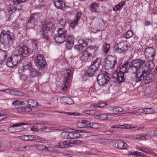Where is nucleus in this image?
<instances>
[{
    "instance_id": "obj_1",
    "label": "nucleus",
    "mask_w": 157,
    "mask_h": 157,
    "mask_svg": "<svg viewBox=\"0 0 157 157\" xmlns=\"http://www.w3.org/2000/svg\"><path fill=\"white\" fill-rule=\"evenodd\" d=\"M31 52H29L28 48L24 46L19 48L14 52L11 57L8 58L6 62L7 66L13 68L17 65L21 59V56L30 55Z\"/></svg>"
},
{
    "instance_id": "obj_2",
    "label": "nucleus",
    "mask_w": 157,
    "mask_h": 157,
    "mask_svg": "<svg viewBox=\"0 0 157 157\" xmlns=\"http://www.w3.org/2000/svg\"><path fill=\"white\" fill-rule=\"evenodd\" d=\"M1 38V44L5 48L11 46L15 40V38L13 33L9 30H3L0 34Z\"/></svg>"
},
{
    "instance_id": "obj_3",
    "label": "nucleus",
    "mask_w": 157,
    "mask_h": 157,
    "mask_svg": "<svg viewBox=\"0 0 157 157\" xmlns=\"http://www.w3.org/2000/svg\"><path fill=\"white\" fill-rule=\"evenodd\" d=\"M144 54L147 58H148L147 64L148 70L150 71H151L155 67V64L153 61L156 55L155 50L152 47H149L145 49Z\"/></svg>"
},
{
    "instance_id": "obj_4",
    "label": "nucleus",
    "mask_w": 157,
    "mask_h": 157,
    "mask_svg": "<svg viewBox=\"0 0 157 157\" xmlns=\"http://www.w3.org/2000/svg\"><path fill=\"white\" fill-rule=\"evenodd\" d=\"M145 61L141 59H134L129 64L128 69L132 73H135L140 68L143 67H147Z\"/></svg>"
},
{
    "instance_id": "obj_5",
    "label": "nucleus",
    "mask_w": 157,
    "mask_h": 157,
    "mask_svg": "<svg viewBox=\"0 0 157 157\" xmlns=\"http://www.w3.org/2000/svg\"><path fill=\"white\" fill-rule=\"evenodd\" d=\"M109 76V74L106 72L99 74L97 78L98 84L101 86L105 85L110 80Z\"/></svg>"
},
{
    "instance_id": "obj_6",
    "label": "nucleus",
    "mask_w": 157,
    "mask_h": 157,
    "mask_svg": "<svg viewBox=\"0 0 157 157\" xmlns=\"http://www.w3.org/2000/svg\"><path fill=\"white\" fill-rule=\"evenodd\" d=\"M147 67H142L140 68L136 72V82H140L142 80L144 79L148 74L147 71L145 69Z\"/></svg>"
},
{
    "instance_id": "obj_7",
    "label": "nucleus",
    "mask_w": 157,
    "mask_h": 157,
    "mask_svg": "<svg viewBox=\"0 0 157 157\" xmlns=\"http://www.w3.org/2000/svg\"><path fill=\"white\" fill-rule=\"evenodd\" d=\"M35 63L36 66L39 69L43 68L46 64L45 58L43 55L38 54L35 58Z\"/></svg>"
},
{
    "instance_id": "obj_8",
    "label": "nucleus",
    "mask_w": 157,
    "mask_h": 157,
    "mask_svg": "<svg viewBox=\"0 0 157 157\" xmlns=\"http://www.w3.org/2000/svg\"><path fill=\"white\" fill-rule=\"evenodd\" d=\"M67 31L58 30V35H55L53 38L56 43L61 44L64 42L67 35Z\"/></svg>"
},
{
    "instance_id": "obj_9",
    "label": "nucleus",
    "mask_w": 157,
    "mask_h": 157,
    "mask_svg": "<svg viewBox=\"0 0 157 157\" xmlns=\"http://www.w3.org/2000/svg\"><path fill=\"white\" fill-rule=\"evenodd\" d=\"M52 25V24L51 23L48 24L47 22H45L43 24L42 30L40 32L42 38L46 40L49 39L48 31L51 30Z\"/></svg>"
},
{
    "instance_id": "obj_10",
    "label": "nucleus",
    "mask_w": 157,
    "mask_h": 157,
    "mask_svg": "<svg viewBox=\"0 0 157 157\" xmlns=\"http://www.w3.org/2000/svg\"><path fill=\"white\" fill-rule=\"evenodd\" d=\"M128 50V45L125 42H121L114 46V51L117 53H122Z\"/></svg>"
},
{
    "instance_id": "obj_11",
    "label": "nucleus",
    "mask_w": 157,
    "mask_h": 157,
    "mask_svg": "<svg viewBox=\"0 0 157 157\" xmlns=\"http://www.w3.org/2000/svg\"><path fill=\"white\" fill-rule=\"evenodd\" d=\"M98 47L96 45H90L87 48L85 51L90 57H94L97 54Z\"/></svg>"
},
{
    "instance_id": "obj_12",
    "label": "nucleus",
    "mask_w": 157,
    "mask_h": 157,
    "mask_svg": "<svg viewBox=\"0 0 157 157\" xmlns=\"http://www.w3.org/2000/svg\"><path fill=\"white\" fill-rule=\"evenodd\" d=\"M66 40L65 41L66 42V48L68 50L70 49L74 45V38L72 35H68L66 36Z\"/></svg>"
},
{
    "instance_id": "obj_13",
    "label": "nucleus",
    "mask_w": 157,
    "mask_h": 157,
    "mask_svg": "<svg viewBox=\"0 0 157 157\" xmlns=\"http://www.w3.org/2000/svg\"><path fill=\"white\" fill-rule=\"evenodd\" d=\"M67 76L65 78L64 81L63 82V84L64 87L63 88V91H65V88H67L68 85V82H69V78H70V77L71 76L72 73L71 70L70 69H67Z\"/></svg>"
},
{
    "instance_id": "obj_14",
    "label": "nucleus",
    "mask_w": 157,
    "mask_h": 157,
    "mask_svg": "<svg viewBox=\"0 0 157 157\" xmlns=\"http://www.w3.org/2000/svg\"><path fill=\"white\" fill-rule=\"evenodd\" d=\"M53 4L57 9L63 10L65 8L66 5L63 0H54Z\"/></svg>"
},
{
    "instance_id": "obj_15",
    "label": "nucleus",
    "mask_w": 157,
    "mask_h": 157,
    "mask_svg": "<svg viewBox=\"0 0 157 157\" xmlns=\"http://www.w3.org/2000/svg\"><path fill=\"white\" fill-rule=\"evenodd\" d=\"M115 147L120 149H125L128 148L127 144L121 140H118L115 143Z\"/></svg>"
},
{
    "instance_id": "obj_16",
    "label": "nucleus",
    "mask_w": 157,
    "mask_h": 157,
    "mask_svg": "<svg viewBox=\"0 0 157 157\" xmlns=\"http://www.w3.org/2000/svg\"><path fill=\"white\" fill-rule=\"evenodd\" d=\"M105 67L108 69L113 68L117 63L116 58H114L111 60H107L105 62Z\"/></svg>"
},
{
    "instance_id": "obj_17",
    "label": "nucleus",
    "mask_w": 157,
    "mask_h": 157,
    "mask_svg": "<svg viewBox=\"0 0 157 157\" xmlns=\"http://www.w3.org/2000/svg\"><path fill=\"white\" fill-rule=\"evenodd\" d=\"M66 24V20L63 19H60L59 21V23L57 25V27H58V30L61 31H67L64 29L65 26Z\"/></svg>"
},
{
    "instance_id": "obj_18",
    "label": "nucleus",
    "mask_w": 157,
    "mask_h": 157,
    "mask_svg": "<svg viewBox=\"0 0 157 157\" xmlns=\"http://www.w3.org/2000/svg\"><path fill=\"white\" fill-rule=\"evenodd\" d=\"M97 70V69L93 67V66L90 65L87 71L85 73V75L89 77H91L94 75V74Z\"/></svg>"
},
{
    "instance_id": "obj_19",
    "label": "nucleus",
    "mask_w": 157,
    "mask_h": 157,
    "mask_svg": "<svg viewBox=\"0 0 157 157\" xmlns=\"http://www.w3.org/2000/svg\"><path fill=\"white\" fill-rule=\"evenodd\" d=\"M60 101L62 103H64L68 105L72 104L74 103V101L70 98L63 96L61 97L60 99Z\"/></svg>"
},
{
    "instance_id": "obj_20",
    "label": "nucleus",
    "mask_w": 157,
    "mask_h": 157,
    "mask_svg": "<svg viewBox=\"0 0 157 157\" xmlns=\"http://www.w3.org/2000/svg\"><path fill=\"white\" fill-rule=\"evenodd\" d=\"M91 125V123L89 121L85 120H83L81 122L78 123V126L82 128L90 127Z\"/></svg>"
},
{
    "instance_id": "obj_21",
    "label": "nucleus",
    "mask_w": 157,
    "mask_h": 157,
    "mask_svg": "<svg viewBox=\"0 0 157 157\" xmlns=\"http://www.w3.org/2000/svg\"><path fill=\"white\" fill-rule=\"evenodd\" d=\"M101 59L100 58H98L92 62L91 65L98 70L101 65Z\"/></svg>"
},
{
    "instance_id": "obj_22",
    "label": "nucleus",
    "mask_w": 157,
    "mask_h": 157,
    "mask_svg": "<svg viewBox=\"0 0 157 157\" xmlns=\"http://www.w3.org/2000/svg\"><path fill=\"white\" fill-rule=\"evenodd\" d=\"M90 57L85 50L81 53L80 56V60L84 62L87 61Z\"/></svg>"
},
{
    "instance_id": "obj_23",
    "label": "nucleus",
    "mask_w": 157,
    "mask_h": 157,
    "mask_svg": "<svg viewBox=\"0 0 157 157\" xmlns=\"http://www.w3.org/2000/svg\"><path fill=\"white\" fill-rule=\"evenodd\" d=\"M29 106L32 108H36L38 107V102L36 100L29 99L27 101Z\"/></svg>"
},
{
    "instance_id": "obj_24",
    "label": "nucleus",
    "mask_w": 157,
    "mask_h": 157,
    "mask_svg": "<svg viewBox=\"0 0 157 157\" xmlns=\"http://www.w3.org/2000/svg\"><path fill=\"white\" fill-rule=\"evenodd\" d=\"M7 57L6 52L0 49V64L5 60Z\"/></svg>"
},
{
    "instance_id": "obj_25",
    "label": "nucleus",
    "mask_w": 157,
    "mask_h": 157,
    "mask_svg": "<svg viewBox=\"0 0 157 157\" xmlns=\"http://www.w3.org/2000/svg\"><path fill=\"white\" fill-rule=\"evenodd\" d=\"M128 63L126 62L123 64V65L121 67L119 70V73L125 74L126 73V72L127 69L128 67Z\"/></svg>"
},
{
    "instance_id": "obj_26",
    "label": "nucleus",
    "mask_w": 157,
    "mask_h": 157,
    "mask_svg": "<svg viewBox=\"0 0 157 157\" xmlns=\"http://www.w3.org/2000/svg\"><path fill=\"white\" fill-rule=\"evenodd\" d=\"M99 5L97 3H92L89 7L90 10L92 12H98L97 9L99 6Z\"/></svg>"
},
{
    "instance_id": "obj_27",
    "label": "nucleus",
    "mask_w": 157,
    "mask_h": 157,
    "mask_svg": "<svg viewBox=\"0 0 157 157\" xmlns=\"http://www.w3.org/2000/svg\"><path fill=\"white\" fill-rule=\"evenodd\" d=\"M30 72L31 76L33 77L41 76V74L35 69L33 68L30 70Z\"/></svg>"
},
{
    "instance_id": "obj_28",
    "label": "nucleus",
    "mask_w": 157,
    "mask_h": 157,
    "mask_svg": "<svg viewBox=\"0 0 157 157\" xmlns=\"http://www.w3.org/2000/svg\"><path fill=\"white\" fill-rule=\"evenodd\" d=\"M124 74L118 72L117 75V80L119 83H121L124 82Z\"/></svg>"
},
{
    "instance_id": "obj_29",
    "label": "nucleus",
    "mask_w": 157,
    "mask_h": 157,
    "mask_svg": "<svg viewBox=\"0 0 157 157\" xmlns=\"http://www.w3.org/2000/svg\"><path fill=\"white\" fill-rule=\"evenodd\" d=\"M80 136V134L78 132H70L69 139L77 138Z\"/></svg>"
},
{
    "instance_id": "obj_30",
    "label": "nucleus",
    "mask_w": 157,
    "mask_h": 157,
    "mask_svg": "<svg viewBox=\"0 0 157 157\" xmlns=\"http://www.w3.org/2000/svg\"><path fill=\"white\" fill-rule=\"evenodd\" d=\"M146 135L145 134H140L134 135L133 136V137L138 140H145L146 139Z\"/></svg>"
},
{
    "instance_id": "obj_31",
    "label": "nucleus",
    "mask_w": 157,
    "mask_h": 157,
    "mask_svg": "<svg viewBox=\"0 0 157 157\" xmlns=\"http://www.w3.org/2000/svg\"><path fill=\"white\" fill-rule=\"evenodd\" d=\"M32 107L29 106L28 105L27 106L25 107H18L17 108V110L18 111L21 110L22 111H24L25 112H30L32 110Z\"/></svg>"
},
{
    "instance_id": "obj_32",
    "label": "nucleus",
    "mask_w": 157,
    "mask_h": 157,
    "mask_svg": "<svg viewBox=\"0 0 157 157\" xmlns=\"http://www.w3.org/2000/svg\"><path fill=\"white\" fill-rule=\"evenodd\" d=\"M32 51H30L32 53V52H33V51L34 52H37V42L36 41H32ZM28 50H29L28 49ZM29 50H28L29 52H30Z\"/></svg>"
},
{
    "instance_id": "obj_33",
    "label": "nucleus",
    "mask_w": 157,
    "mask_h": 157,
    "mask_svg": "<svg viewBox=\"0 0 157 157\" xmlns=\"http://www.w3.org/2000/svg\"><path fill=\"white\" fill-rule=\"evenodd\" d=\"M112 111L115 113L117 114V113L122 112L124 109H123L120 107H118L115 106L113 107Z\"/></svg>"
},
{
    "instance_id": "obj_34",
    "label": "nucleus",
    "mask_w": 157,
    "mask_h": 157,
    "mask_svg": "<svg viewBox=\"0 0 157 157\" xmlns=\"http://www.w3.org/2000/svg\"><path fill=\"white\" fill-rule=\"evenodd\" d=\"M110 48V45L107 44L106 43H105L102 46V50L103 52L106 54L109 51Z\"/></svg>"
},
{
    "instance_id": "obj_35",
    "label": "nucleus",
    "mask_w": 157,
    "mask_h": 157,
    "mask_svg": "<svg viewBox=\"0 0 157 157\" xmlns=\"http://www.w3.org/2000/svg\"><path fill=\"white\" fill-rule=\"evenodd\" d=\"M23 67L24 69L26 70L31 69L32 68V63L30 62L27 63L26 62H24L23 63Z\"/></svg>"
},
{
    "instance_id": "obj_36",
    "label": "nucleus",
    "mask_w": 157,
    "mask_h": 157,
    "mask_svg": "<svg viewBox=\"0 0 157 157\" xmlns=\"http://www.w3.org/2000/svg\"><path fill=\"white\" fill-rule=\"evenodd\" d=\"M124 81L127 83H129L131 81V77L128 73L124 74Z\"/></svg>"
},
{
    "instance_id": "obj_37",
    "label": "nucleus",
    "mask_w": 157,
    "mask_h": 157,
    "mask_svg": "<svg viewBox=\"0 0 157 157\" xmlns=\"http://www.w3.org/2000/svg\"><path fill=\"white\" fill-rule=\"evenodd\" d=\"M69 133L70 132H63L61 133L60 136L62 138L64 139H69Z\"/></svg>"
},
{
    "instance_id": "obj_38",
    "label": "nucleus",
    "mask_w": 157,
    "mask_h": 157,
    "mask_svg": "<svg viewBox=\"0 0 157 157\" xmlns=\"http://www.w3.org/2000/svg\"><path fill=\"white\" fill-rule=\"evenodd\" d=\"M20 21H21L19 19H16L13 23V26L16 28H20Z\"/></svg>"
},
{
    "instance_id": "obj_39",
    "label": "nucleus",
    "mask_w": 157,
    "mask_h": 157,
    "mask_svg": "<svg viewBox=\"0 0 157 157\" xmlns=\"http://www.w3.org/2000/svg\"><path fill=\"white\" fill-rule=\"evenodd\" d=\"M133 35V33L132 31L129 30L127 32L123 35L124 37L127 39L131 37Z\"/></svg>"
},
{
    "instance_id": "obj_40",
    "label": "nucleus",
    "mask_w": 157,
    "mask_h": 157,
    "mask_svg": "<svg viewBox=\"0 0 157 157\" xmlns=\"http://www.w3.org/2000/svg\"><path fill=\"white\" fill-rule=\"evenodd\" d=\"M28 124L27 123H24L22 122H20L18 123H16L15 124L13 125L12 126L10 127V128L8 129L9 131H10V129L12 128H14L16 127H18L20 125H28Z\"/></svg>"
},
{
    "instance_id": "obj_41",
    "label": "nucleus",
    "mask_w": 157,
    "mask_h": 157,
    "mask_svg": "<svg viewBox=\"0 0 157 157\" xmlns=\"http://www.w3.org/2000/svg\"><path fill=\"white\" fill-rule=\"evenodd\" d=\"M144 109V113L145 114H151L154 112V109L152 108H145Z\"/></svg>"
},
{
    "instance_id": "obj_42",
    "label": "nucleus",
    "mask_w": 157,
    "mask_h": 157,
    "mask_svg": "<svg viewBox=\"0 0 157 157\" xmlns=\"http://www.w3.org/2000/svg\"><path fill=\"white\" fill-rule=\"evenodd\" d=\"M144 82L145 84H148L151 82H153L154 80L153 78H151L147 76L144 79Z\"/></svg>"
},
{
    "instance_id": "obj_43",
    "label": "nucleus",
    "mask_w": 157,
    "mask_h": 157,
    "mask_svg": "<svg viewBox=\"0 0 157 157\" xmlns=\"http://www.w3.org/2000/svg\"><path fill=\"white\" fill-rule=\"evenodd\" d=\"M41 13H35L31 14L33 16V17L34 19V20L36 19H38L40 18V16L41 15Z\"/></svg>"
},
{
    "instance_id": "obj_44",
    "label": "nucleus",
    "mask_w": 157,
    "mask_h": 157,
    "mask_svg": "<svg viewBox=\"0 0 157 157\" xmlns=\"http://www.w3.org/2000/svg\"><path fill=\"white\" fill-rule=\"evenodd\" d=\"M83 49V45H79V44H77L74 47V49L77 52H79L80 51Z\"/></svg>"
},
{
    "instance_id": "obj_45",
    "label": "nucleus",
    "mask_w": 157,
    "mask_h": 157,
    "mask_svg": "<svg viewBox=\"0 0 157 157\" xmlns=\"http://www.w3.org/2000/svg\"><path fill=\"white\" fill-rule=\"evenodd\" d=\"M23 101H21L18 100H15L12 103V105L14 106H16L17 105H21L23 104Z\"/></svg>"
},
{
    "instance_id": "obj_46",
    "label": "nucleus",
    "mask_w": 157,
    "mask_h": 157,
    "mask_svg": "<svg viewBox=\"0 0 157 157\" xmlns=\"http://www.w3.org/2000/svg\"><path fill=\"white\" fill-rule=\"evenodd\" d=\"M16 10L15 7L11 5L10 6V7L8 9V10L10 14L13 13Z\"/></svg>"
},
{
    "instance_id": "obj_47",
    "label": "nucleus",
    "mask_w": 157,
    "mask_h": 157,
    "mask_svg": "<svg viewBox=\"0 0 157 157\" xmlns=\"http://www.w3.org/2000/svg\"><path fill=\"white\" fill-rule=\"evenodd\" d=\"M79 45L80 46L83 45V48L87 45V43L83 40L80 39L78 41Z\"/></svg>"
},
{
    "instance_id": "obj_48",
    "label": "nucleus",
    "mask_w": 157,
    "mask_h": 157,
    "mask_svg": "<svg viewBox=\"0 0 157 157\" xmlns=\"http://www.w3.org/2000/svg\"><path fill=\"white\" fill-rule=\"evenodd\" d=\"M119 132L117 130H114V131H109V130H106L105 132L104 133L106 135H111L112 134H116L117 132Z\"/></svg>"
},
{
    "instance_id": "obj_49",
    "label": "nucleus",
    "mask_w": 157,
    "mask_h": 157,
    "mask_svg": "<svg viewBox=\"0 0 157 157\" xmlns=\"http://www.w3.org/2000/svg\"><path fill=\"white\" fill-rule=\"evenodd\" d=\"M99 126V124L96 123H91V125L90 128H94L95 129H97Z\"/></svg>"
},
{
    "instance_id": "obj_50",
    "label": "nucleus",
    "mask_w": 157,
    "mask_h": 157,
    "mask_svg": "<svg viewBox=\"0 0 157 157\" xmlns=\"http://www.w3.org/2000/svg\"><path fill=\"white\" fill-rule=\"evenodd\" d=\"M71 143L69 140H67L63 142L64 148L68 147L71 145Z\"/></svg>"
},
{
    "instance_id": "obj_51",
    "label": "nucleus",
    "mask_w": 157,
    "mask_h": 157,
    "mask_svg": "<svg viewBox=\"0 0 157 157\" xmlns=\"http://www.w3.org/2000/svg\"><path fill=\"white\" fill-rule=\"evenodd\" d=\"M20 80L22 81H25L28 78V76L27 75L25 74L21 75L20 76Z\"/></svg>"
},
{
    "instance_id": "obj_52",
    "label": "nucleus",
    "mask_w": 157,
    "mask_h": 157,
    "mask_svg": "<svg viewBox=\"0 0 157 157\" xmlns=\"http://www.w3.org/2000/svg\"><path fill=\"white\" fill-rule=\"evenodd\" d=\"M63 145V142H59L58 143L57 145L56 146V147L57 148H64Z\"/></svg>"
},
{
    "instance_id": "obj_53",
    "label": "nucleus",
    "mask_w": 157,
    "mask_h": 157,
    "mask_svg": "<svg viewBox=\"0 0 157 157\" xmlns=\"http://www.w3.org/2000/svg\"><path fill=\"white\" fill-rule=\"evenodd\" d=\"M101 119L102 120H105L108 119V117L107 116V114L106 113L104 114H101Z\"/></svg>"
},
{
    "instance_id": "obj_54",
    "label": "nucleus",
    "mask_w": 157,
    "mask_h": 157,
    "mask_svg": "<svg viewBox=\"0 0 157 157\" xmlns=\"http://www.w3.org/2000/svg\"><path fill=\"white\" fill-rule=\"evenodd\" d=\"M121 128L128 129L131 128L132 127V126L128 124L121 125Z\"/></svg>"
},
{
    "instance_id": "obj_55",
    "label": "nucleus",
    "mask_w": 157,
    "mask_h": 157,
    "mask_svg": "<svg viewBox=\"0 0 157 157\" xmlns=\"http://www.w3.org/2000/svg\"><path fill=\"white\" fill-rule=\"evenodd\" d=\"M13 2L14 4L17 5L21 2H23V0H13Z\"/></svg>"
},
{
    "instance_id": "obj_56",
    "label": "nucleus",
    "mask_w": 157,
    "mask_h": 157,
    "mask_svg": "<svg viewBox=\"0 0 157 157\" xmlns=\"http://www.w3.org/2000/svg\"><path fill=\"white\" fill-rule=\"evenodd\" d=\"M82 13L80 12H78L77 13V14L76 15V19L75 20H76V21H78V20L81 17V16L82 15Z\"/></svg>"
},
{
    "instance_id": "obj_57",
    "label": "nucleus",
    "mask_w": 157,
    "mask_h": 157,
    "mask_svg": "<svg viewBox=\"0 0 157 157\" xmlns=\"http://www.w3.org/2000/svg\"><path fill=\"white\" fill-rule=\"evenodd\" d=\"M28 25V22H27L26 24V27L27 28L31 29L33 28L34 25V22H29Z\"/></svg>"
},
{
    "instance_id": "obj_58",
    "label": "nucleus",
    "mask_w": 157,
    "mask_h": 157,
    "mask_svg": "<svg viewBox=\"0 0 157 157\" xmlns=\"http://www.w3.org/2000/svg\"><path fill=\"white\" fill-rule=\"evenodd\" d=\"M144 109H137L135 111V113L136 114L144 113Z\"/></svg>"
},
{
    "instance_id": "obj_59",
    "label": "nucleus",
    "mask_w": 157,
    "mask_h": 157,
    "mask_svg": "<svg viewBox=\"0 0 157 157\" xmlns=\"http://www.w3.org/2000/svg\"><path fill=\"white\" fill-rule=\"evenodd\" d=\"M37 148L38 150H42L44 149H45L48 150V147H46V146H44L43 145H39L38 146Z\"/></svg>"
},
{
    "instance_id": "obj_60",
    "label": "nucleus",
    "mask_w": 157,
    "mask_h": 157,
    "mask_svg": "<svg viewBox=\"0 0 157 157\" xmlns=\"http://www.w3.org/2000/svg\"><path fill=\"white\" fill-rule=\"evenodd\" d=\"M78 22V21H76L75 20H74L72 22L70 23V26L72 28L75 27V25L77 24Z\"/></svg>"
},
{
    "instance_id": "obj_61",
    "label": "nucleus",
    "mask_w": 157,
    "mask_h": 157,
    "mask_svg": "<svg viewBox=\"0 0 157 157\" xmlns=\"http://www.w3.org/2000/svg\"><path fill=\"white\" fill-rule=\"evenodd\" d=\"M21 139L24 140L28 141L29 140V136L26 135H23L21 136Z\"/></svg>"
},
{
    "instance_id": "obj_62",
    "label": "nucleus",
    "mask_w": 157,
    "mask_h": 157,
    "mask_svg": "<svg viewBox=\"0 0 157 157\" xmlns=\"http://www.w3.org/2000/svg\"><path fill=\"white\" fill-rule=\"evenodd\" d=\"M144 152L146 153H153L149 149L146 148H144L143 150V151Z\"/></svg>"
},
{
    "instance_id": "obj_63",
    "label": "nucleus",
    "mask_w": 157,
    "mask_h": 157,
    "mask_svg": "<svg viewBox=\"0 0 157 157\" xmlns=\"http://www.w3.org/2000/svg\"><path fill=\"white\" fill-rule=\"evenodd\" d=\"M99 107L100 108L102 107L103 106H104L107 105V104L106 102L102 101L99 102Z\"/></svg>"
},
{
    "instance_id": "obj_64",
    "label": "nucleus",
    "mask_w": 157,
    "mask_h": 157,
    "mask_svg": "<svg viewBox=\"0 0 157 157\" xmlns=\"http://www.w3.org/2000/svg\"><path fill=\"white\" fill-rule=\"evenodd\" d=\"M121 8H122L123 6L125 5V2L124 1H121L119 4H118Z\"/></svg>"
}]
</instances>
